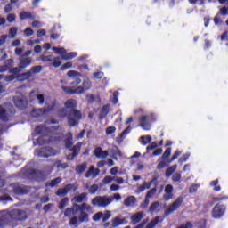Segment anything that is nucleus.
Returning a JSON list of instances; mask_svg holds the SVG:
<instances>
[{
  "label": "nucleus",
  "mask_w": 228,
  "mask_h": 228,
  "mask_svg": "<svg viewBox=\"0 0 228 228\" xmlns=\"http://www.w3.org/2000/svg\"><path fill=\"white\" fill-rule=\"evenodd\" d=\"M77 108V101L75 99L67 100L64 102V108L61 109L58 111V117L61 118H64V117L68 118V124L74 127L79 124V120L83 118V113H81Z\"/></svg>",
  "instance_id": "1"
},
{
  "label": "nucleus",
  "mask_w": 228,
  "mask_h": 228,
  "mask_svg": "<svg viewBox=\"0 0 228 228\" xmlns=\"http://www.w3.org/2000/svg\"><path fill=\"white\" fill-rule=\"evenodd\" d=\"M60 130H61V128H56L53 126H50L48 127L44 126H37L34 131V134H45V133H54V135L51 137L49 135H42L37 140H34V144L44 145V143H49V142L60 141L61 139V134H60Z\"/></svg>",
  "instance_id": "2"
},
{
  "label": "nucleus",
  "mask_w": 228,
  "mask_h": 228,
  "mask_svg": "<svg viewBox=\"0 0 228 228\" xmlns=\"http://www.w3.org/2000/svg\"><path fill=\"white\" fill-rule=\"evenodd\" d=\"M75 206L79 211V216L78 218L77 216L72 217L69 221V224L78 227V225H81V224L90 220L88 213H94V209L92 208V206L87 203H82L81 205Z\"/></svg>",
  "instance_id": "3"
},
{
  "label": "nucleus",
  "mask_w": 228,
  "mask_h": 228,
  "mask_svg": "<svg viewBox=\"0 0 228 228\" xmlns=\"http://www.w3.org/2000/svg\"><path fill=\"white\" fill-rule=\"evenodd\" d=\"M134 113L141 115L139 117V126L143 129V131H151V122H152V115L147 114L143 109H137Z\"/></svg>",
  "instance_id": "4"
},
{
  "label": "nucleus",
  "mask_w": 228,
  "mask_h": 228,
  "mask_svg": "<svg viewBox=\"0 0 228 228\" xmlns=\"http://www.w3.org/2000/svg\"><path fill=\"white\" fill-rule=\"evenodd\" d=\"M112 202L113 198L110 196H96L92 200L91 204L96 208H108Z\"/></svg>",
  "instance_id": "5"
},
{
  "label": "nucleus",
  "mask_w": 228,
  "mask_h": 228,
  "mask_svg": "<svg viewBox=\"0 0 228 228\" xmlns=\"http://www.w3.org/2000/svg\"><path fill=\"white\" fill-rule=\"evenodd\" d=\"M56 108V102H52L47 108L45 109H34L31 112L32 117H42V115H45L46 113H49V111H53Z\"/></svg>",
  "instance_id": "6"
},
{
  "label": "nucleus",
  "mask_w": 228,
  "mask_h": 228,
  "mask_svg": "<svg viewBox=\"0 0 228 228\" xmlns=\"http://www.w3.org/2000/svg\"><path fill=\"white\" fill-rule=\"evenodd\" d=\"M57 153L58 151L49 147L36 150L34 152L35 156H38L39 158H49V156H56Z\"/></svg>",
  "instance_id": "7"
},
{
  "label": "nucleus",
  "mask_w": 228,
  "mask_h": 228,
  "mask_svg": "<svg viewBox=\"0 0 228 228\" xmlns=\"http://www.w3.org/2000/svg\"><path fill=\"white\" fill-rule=\"evenodd\" d=\"M183 197H178L175 201H174L172 204L168 205L164 212V215L166 216H168V215H172L174 211H177L179 208H181V204H183Z\"/></svg>",
  "instance_id": "8"
},
{
  "label": "nucleus",
  "mask_w": 228,
  "mask_h": 228,
  "mask_svg": "<svg viewBox=\"0 0 228 228\" xmlns=\"http://www.w3.org/2000/svg\"><path fill=\"white\" fill-rule=\"evenodd\" d=\"M225 205L220 203L216 204L212 211L213 218H221V216H224L225 214Z\"/></svg>",
  "instance_id": "9"
},
{
  "label": "nucleus",
  "mask_w": 228,
  "mask_h": 228,
  "mask_svg": "<svg viewBox=\"0 0 228 228\" xmlns=\"http://www.w3.org/2000/svg\"><path fill=\"white\" fill-rule=\"evenodd\" d=\"M92 88V82L90 79H84L82 82V86L76 87V92L78 94H85V92L90 90Z\"/></svg>",
  "instance_id": "10"
},
{
  "label": "nucleus",
  "mask_w": 228,
  "mask_h": 228,
  "mask_svg": "<svg viewBox=\"0 0 228 228\" xmlns=\"http://www.w3.org/2000/svg\"><path fill=\"white\" fill-rule=\"evenodd\" d=\"M110 152L111 154V151H102V148L97 147L94 150V156L100 159H106L110 156Z\"/></svg>",
  "instance_id": "11"
},
{
  "label": "nucleus",
  "mask_w": 228,
  "mask_h": 228,
  "mask_svg": "<svg viewBox=\"0 0 228 228\" xmlns=\"http://www.w3.org/2000/svg\"><path fill=\"white\" fill-rule=\"evenodd\" d=\"M19 60V67L21 69H28L33 63V58L31 57H20Z\"/></svg>",
  "instance_id": "12"
},
{
  "label": "nucleus",
  "mask_w": 228,
  "mask_h": 228,
  "mask_svg": "<svg viewBox=\"0 0 228 228\" xmlns=\"http://www.w3.org/2000/svg\"><path fill=\"white\" fill-rule=\"evenodd\" d=\"M13 101L15 107L19 108L20 110H24V108L28 106V100L24 98H19L17 96H14Z\"/></svg>",
  "instance_id": "13"
},
{
  "label": "nucleus",
  "mask_w": 228,
  "mask_h": 228,
  "mask_svg": "<svg viewBox=\"0 0 228 228\" xmlns=\"http://www.w3.org/2000/svg\"><path fill=\"white\" fill-rule=\"evenodd\" d=\"M111 222H112V227L117 228V227H119V225H126L127 224V218L116 216L111 220Z\"/></svg>",
  "instance_id": "14"
},
{
  "label": "nucleus",
  "mask_w": 228,
  "mask_h": 228,
  "mask_svg": "<svg viewBox=\"0 0 228 228\" xmlns=\"http://www.w3.org/2000/svg\"><path fill=\"white\" fill-rule=\"evenodd\" d=\"M101 174V170L99 168H95V167L91 166L89 170L85 174V177L88 179V177H92L93 179H95L97 175Z\"/></svg>",
  "instance_id": "15"
},
{
  "label": "nucleus",
  "mask_w": 228,
  "mask_h": 228,
  "mask_svg": "<svg viewBox=\"0 0 228 228\" xmlns=\"http://www.w3.org/2000/svg\"><path fill=\"white\" fill-rule=\"evenodd\" d=\"M136 197L134 196H128L127 198H126L124 200V206H126V208H133L136 205Z\"/></svg>",
  "instance_id": "16"
},
{
  "label": "nucleus",
  "mask_w": 228,
  "mask_h": 228,
  "mask_svg": "<svg viewBox=\"0 0 228 228\" xmlns=\"http://www.w3.org/2000/svg\"><path fill=\"white\" fill-rule=\"evenodd\" d=\"M13 215V218L14 220H26V218L28 217V216H26V212L22 211V210H13L12 212Z\"/></svg>",
  "instance_id": "17"
},
{
  "label": "nucleus",
  "mask_w": 228,
  "mask_h": 228,
  "mask_svg": "<svg viewBox=\"0 0 228 228\" xmlns=\"http://www.w3.org/2000/svg\"><path fill=\"white\" fill-rule=\"evenodd\" d=\"M76 206H78L77 204H75L73 208H67L64 211V216H67L68 218H70L73 215H77V208Z\"/></svg>",
  "instance_id": "18"
},
{
  "label": "nucleus",
  "mask_w": 228,
  "mask_h": 228,
  "mask_svg": "<svg viewBox=\"0 0 228 228\" xmlns=\"http://www.w3.org/2000/svg\"><path fill=\"white\" fill-rule=\"evenodd\" d=\"M72 189H74L73 184H67L64 188L59 189L56 192V195L59 197H63V195H67Z\"/></svg>",
  "instance_id": "19"
},
{
  "label": "nucleus",
  "mask_w": 228,
  "mask_h": 228,
  "mask_svg": "<svg viewBox=\"0 0 228 228\" xmlns=\"http://www.w3.org/2000/svg\"><path fill=\"white\" fill-rule=\"evenodd\" d=\"M143 212H137L135 214H134L131 216V222L133 224V225H136V224H139V222L142 221V218H143Z\"/></svg>",
  "instance_id": "20"
},
{
  "label": "nucleus",
  "mask_w": 228,
  "mask_h": 228,
  "mask_svg": "<svg viewBox=\"0 0 228 228\" xmlns=\"http://www.w3.org/2000/svg\"><path fill=\"white\" fill-rule=\"evenodd\" d=\"M88 199V193L83 192L81 194H77L73 198V200L75 202H77L78 204H81V202H85Z\"/></svg>",
  "instance_id": "21"
},
{
  "label": "nucleus",
  "mask_w": 228,
  "mask_h": 228,
  "mask_svg": "<svg viewBox=\"0 0 228 228\" xmlns=\"http://www.w3.org/2000/svg\"><path fill=\"white\" fill-rule=\"evenodd\" d=\"M109 113H110V105H104L100 110V116H99L100 120H102V118H106Z\"/></svg>",
  "instance_id": "22"
},
{
  "label": "nucleus",
  "mask_w": 228,
  "mask_h": 228,
  "mask_svg": "<svg viewBox=\"0 0 228 228\" xmlns=\"http://www.w3.org/2000/svg\"><path fill=\"white\" fill-rule=\"evenodd\" d=\"M42 72V66H33L28 70L30 77H33L36 74H40Z\"/></svg>",
  "instance_id": "23"
},
{
  "label": "nucleus",
  "mask_w": 228,
  "mask_h": 228,
  "mask_svg": "<svg viewBox=\"0 0 228 228\" xmlns=\"http://www.w3.org/2000/svg\"><path fill=\"white\" fill-rule=\"evenodd\" d=\"M159 222H163V218L160 216H156L153 220H151L145 228H154Z\"/></svg>",
  "instance_id": "24"
},
{
  "label": "nucleus",
  "mask_w": 228,
  "mask_h": 228,
  "mask_svg": "<svg viewBox=\"0 0 228 228\" xmlns=\"http://www.w3.org/2000/svg\"><path fill=\"white\" fill-rule=\"evenodd\" d=\"M31 77V75L29 74V71L19 74L16 76V79L18 81H26Z\"/></svg>",
  "instance_id": "25"
},
{
  "label": "nucleus",
  "mask_w": 228,
  "mask_h": 228,
  "mask_svg": "<svg viewBox=\"0 0 228 228\" xmlns=\"http://www.w3.org/2000/svg\"><path fill=\"white\" fill-rule=\"evenodd\" d=\"M62 179L61 177H57L53 180H51L45 183V186H50L51 188H54V186H58L60 183H61Z\"/></svg>",
  "instance_id": "26"
},
{
  "label": "nucleus",
  "mask_w": 228,
  "mask_h": 228,
  "mask_svg": "<svg viewBox=\"0 0 228 228\" xmlns=\"http://www.w3.org/2000/svg\"><path fill=\"white\" fill-rule=\"evenodd\" d=\"M139 142L142 145H147V143H151L152 142V137L151 135H142L140 137Z\"/></svg>",
  "instance_id": "27"
},
{
  "label": "nucleus",
  "mask_w": 228,
  "mask_h": 228,
  "mask_svg": "<svg viewBox=\"0 0 228 228\" xmlns=\"http://www.w3.org/2000/svg\"><path fill=\"white\" fill-rule=\"evenodd\" d=\"M67 76L68 77H70V79H74L76 77H82L83 75L76 70H69L68 71Z\"/></svg>",
  "instance_id": "28"
},
{
  "label": "nucleus",
  "mask_w": 228,
  "mask_h": 228,
  "mask_svg": "<svg viewBox=\"0 0 228 228\" xmlns=\"http://www.w3.org/2000/svg\"><path fill=\"white\" fill-rule=\"evenodd\" d=\"M0 118L6 122L8 120V111L0 105Z\"/></svg>",
  "instance_id": "29"
},
{
  "label": "nucleus",
  "mask_w": 228,
  "mask_h": 228,
  "mask_svg": "<svg viewBox=\"0 0 228 228\" xmlns=\"http://www.w3.org/2000/svg\"><path fill=\"white\" fill-rule=\"evenodd\" d=\"M142 184H143L145 190H149V188H151V186H152V184L154 185V187H158V180L152 179L149 183L143 182Z\"/></svg>",
  "instance_id": "30"
},
{
  "label": "nucleus",
  "mask_w": 228,
  "mask_h": 228,
  "mask_svg": "<svg viewBox=\"0 0 228 228\" xmlns=\"http://www.w3.org/2000/svg\"><path fill=\"white\" fill-rule=\"evenodd\" d=\"M66 136H67V139L65 140L66 148L70 149V147H72V133H68Z\"/></svg>",
  "instance_id": "31"
},
{
  "label": "nucleus",
  "mask_w": 228,
  "mask_h": 228,
  "mask_svg": "<svg viewBox=\"0 0 228 228\" xmlns=\"http://www.w3.org/2000/svg\"><path fill=\"white\" fill-rule=\"evenodd\" d=\"M156 191H158V187H153L147 191L145 199H148V200H150L154 195H156Z\"/></svg>",
  "instance_id": "32"
},
{
  "label": "nucleus",
  "mask_w": 228,
  "mask_h": 228,
  "mask_svg": "<svg viewBox=\"0 0 228 228\" xmlns=\"http://www.w3.org/2000/svg\"><path fill=\"white\" fill-rule=\"evenodd\" d=\"M86 167H88V164L86 162H84L77 166V167L76 168V172H77V174H83V172L86 170Z\"/></svg>",
  "instance_id": "33"
},
{
  "label": "nucleus",
  "mask_w": 228,
  "mask_h": 228,
  "mask_svg": "<svg viewBox=\"0 0 228 228\" xmlns=\"http://www.w3.org/2000/svg\"><path fill=\"white\" fill-rule=\"evenodd\" d=\"M76 56H77V53L70 52L69 53L63 54L61 58L62 60H72L73 58H76Z\"/></svg>",
  "instance_id": "34"
},
{
  "label": "nucleus",
  "mask_w": 228,
  "mask_h": 228,
  "mask_svg": "<svg viewBox=\"0 0 228 228\" xmlns=\"http://www.w3.org/2000/svg\"><path fill=\"white\" fill-rule=\"evenodd\" d=\"M53 55H40L39 60L44 63H49L53 61Z\"/></svg>",
  "instance_id": "35"
},
{
  "label": "nucleus",
  "mask_w": 228,
  "mask_h": 228,
  "mask_svg": "<svg viewBox=\"0 0 228 228\" xmlns=\"http://www.w3.org/2000/svg\"><path fill=\"white\" fill-rule=\"evenodd\" d=\"M61 89L65 94H68V95H73V94H78L76 92V88L72 89V87H68V86H62Z\"/></svg>",
  "instance_id": "36"
},
{
  "label": "nucleus",
  "mask_w": 228,
  "mask_h": 228,
  "mask_svg": "<svg viewBox=\"0 0 228 228\" xmlns=\"http://www.w3.org/2000/svg\"><path fill=\"white\" fill-rule=\"evenodd\" d=\"M177 170V165H173L166 170V177H170L172 173Z\"/></svg>",
  "instance_id": "37"
},
{
  "label": "nucleus",
  "mask_w": 228,
  "mask_h": 228,
  "mask_svg": "<svg viewBox=\"0 0 228 228\" xmlns=\"http://www.w3.org/2000/svg\"><path fill=\"white\" fill-rule=\"evenodd\" d=\"M67 206H69V200L68 198H63L59 203V209H65Z\"/></svg>",
  "instance_id": "38"
},
{
  "label": "nucleus",
  "mask_w": 228,
  "mask_h": 228,
  "mask_svg": "<svg viewBox=\"0 0 228 228\" xmlns=\"http://www.w3.org/2000/svg\"><path fill=\"white\" fill-rule=\"evenodd\" d=\"M52 62L53 67L58 68L60 65H61V59L60 57L53 56Z\"/></svg>",
  "instance_id": "39"
},
{
  "label": "nucleus",
  "mask_w": 228,
  "mask_h": 228,
  "mask_svg": "<svg viewBox=\"0 0 228 228\" xmlns=\"http://www.w3.org/2000/svg\"><path fill=\"white\" fill-rule=\"evenodd\" d=\"M52 50H53L54 53H56V54H61V56H63V54L67 53V50H65V48L61 47H53Z\"/></svg>",
  "instance_id": "40"
},
{
  "label": "nucleus",
  "mask_w": 228,
  "mask_h": 228,
  "mask_svg": "<svg viewBox=\"0 0 228 228\" xmlns=\"http://www.w3.org/2000/svg\"><path fill=\"white\" fill-rule=\"evenodd\" d=\"M210 186H212L214 188L215 191H220V190H222V187H220V185H218V179L212 181L210 183Z\"/></svg>",
  "instance_id": "41"
},
{
  "label": "nucleus",
  "mask_w": 228,
  "mask_h": 228,
  "mask_svg": "<svg viewBox=\"0 0 228 228\" xmlns=\"http://www.w3.org/2000/svg\"><path fill=\"white\" fill-rule=\"evenodd\" d=\"M83 146V142H78L73 147V153L74 156H77L79 154V151H81V147Z\"/></svg>",
  "instance_id": "42"
},
{
  "label": "nucleus",
  "mask_w": 228,
  "mask_h": 228,
  "mask_svg": "<svg viewBox=\"0 0 228 228\" xmlns=\"http://www.w3.org/2000/svg\"><path fill=\"white\" fill-rule=\"evenodd\" d=\"M31 12H26V11H24V12H21L20 13V19L21 20H26V19H31Z\"/></svg>",
  "instance_id": "43"
},
{
  "label": "nucleus",
  "mask_w": 228,
  "mask_h": 228,
  "mask_svg": "<svg viewBox=\"0 0 228 228\" xmlns=\"http://www.w3.org/2000/svg\"><path fill=\"white\" fill-rule=\"evenodd\" d=\"M102 222H107V220H110L111 218V211L107 210L104 213H102Z\"/></svg>",
  "instance_id": "44"
},
{
  "label": "nucleus",
  "mask_w": 228,
  "mask_h": 228,
  "mask_svg": "<svg viewBox=\"0 0 228 228\" xmlns=\"http://www.w3.org/2000/svg\"><path fill=\"white\" fill-rule=\"evenodd\" d=\"M81 77H76L75 78L71 79V86H77V85H81Z\"/></svg>",
  "instance_id": "45"
},
{
  "label": "nucleus",
  "mask_w": 228,
  "mask_h": 228,
  "mask_svg": "<svg viewBox=\"0 0 228 228\" xmlns=\"http://www.w3.org/2000/svg\"><path fill=\"white\" fill-rule=\"evenodd\" d=\"M158 208H159V202L156 201L152 203L150 207L151 213H156V211H158Z\"/></svg>",
  "instance_id": "46"
},
{
  "label": "nucleus",
  "mask_w": 228,
  "mask_h": 228,
  "mask_svg": "<svg viewBox=\"0 0 228 228\" xmlns=\"http://www.w3.org/2000/svg\"><path fill=\"white\" fill-rule=\"evenodd\" d=\"M98 190H99V185L93 184L89 187V193H91V195H95Z\"/></svg>",
  "instance_id": "47"
},
{
  "label": "nucleus",
  "mask_w": 228,
  "mask_h": 228,
  "mask_svg": "<svg viewBox=\"0 0 228 228\" xmlns=\"http://www.w3.org/2000/svg\"><path fill=\"white\" fill-rule=\"evenodd\" d=\"M113 181H115L116 184H118V186H120V184H124L125 180L124 178L120 177V176H113Z\"/></svg>",
  "instance_id": "48"
},
{
  "label": "nucleus",
  "mask_w": 228,
  "mask_h": 228,
  "mask_svg": "<svg viewBox=\"0 0 228 228\" xmlns=\"http://www.w3.org/2000/svg\"><path fill=\"white\" fill-rule=\"evenodd\" d=\"M17 31H18L17 28H15V27L11 28L9 30L10 37L11 38L15 37L17 36Z\"/></svg>",
  "instance_id": "49"
},
{
  "label": "nucleus",
  "mask_w": 228,
  "mask_h": 228,
  "mask_svg": "<svg viewBox=\"0 0 228 228\" xmlns=\"http://www.w3.org/2000/svg\"><path fill=\"white\" fill-rule=\"evenodd\" d=\"M112 181H114L113 176L107 175L103 178L102 183L103 184H110Z\"/></svg>",
  "instance_id": "50"
},
{
  "label": "nucleus",
  "mask_w": 228,
  "mask_h": 228,
  "mask_svg": "<svg viewBox=\"0 0 228 228\" xmlns=\"http://www.w3.org/2000/svg\"><path fill=\"white\" fill-rule=\"evenodd\" d=\"M172 181L174 183H179L181 181V173H175L172 176Z\"/></svg>",
  "instance_id": "51"
},
{
  "label": "nucleus",
  "mask_w": 228,
  "mask_h": 228,
  "mask_svg": "<svg viewBox=\"0 0 228 228\" xmlns=\"http://www.w3.org/2000/svg\"><path fill=\"white\" fill-rule=\"evenodd\" d=\"M164 191L165 193L174 194V186L172 184L166 185Z\"/></svg>",
  "instance_id": "52"
},
{
  "label": "nucleus",
  "mask_w": 228,
  "mask_h": 228,
  "mask_svg": "<svg viewBox=\"0 0 228 228\" xmlns=\"http://www.w3.org/2000/svg\"><path fill=\"white\" fill-rule=\"evenodd\" d=\"M188 158H190V154H189V153L183 154V155L178 159V163H186V161H188Z\"/></svg>",
  "instance_id": "53"
},
{
  "label": "nucleus",
  "mask_w": 228,
  "mask_h": 228,
  "mask_svg": "<svg viewBox=\"0 0 228 228\" xmlns=\"http://www.w3.org/2000/svg\"><path fill=\"white\" fill-rule=\"evenodd\" d=\"M102 218V212H98L93 216L94 222H99Z\"/></svg>",
  "instance_id": "54"
},
{
  "label": "nucleus",
  "mask_w": 228,
  "mask_h": 228,
  "mask_svg": "<svg viewBox=\"0 0 228 228\" xmlns=\"http://www.w3.org/2000/svg\"><path fill=\"white\" fill-rule=\"evenodd\" d=\"M22 70V68H20V66L12 68L9 70L10 74H19V72H20Z\"/></svg>",
  "instance_id": "55"
},
{
  "label": "nucleus",
  "mask_w": 228,
  "mask_h": 228,
  "mask_svg": "<svg viewBox=\"0 0 228 228\" xmlns=\"http://www.w3.org/2000/svg\"><path fill=\"white\" fill-rule=\"evenodd\" d=\"M129 133H131V126H127L122 133L120 135V138H125L127 136V134H129Z\"/></svg>",
  "instance_id": "56"
},
{
  "label": "nucleus",
  "mask_w": 228,
  "mask_h": 228,
  "mask_svg": "<svg viewBox=\"0 0 228 228\" xmlns=\"http://www.w3.org/2000/svg\"><path fill=\"white\" fill-rule=\"evenodd\" d=\"M163 199L166 201L172 200V199H174V194H171L170 192H165L163 195Z\"/></svg>",
  "instance_id": "57"
},
{
  "label": "nucleus",
  "mask_w": 228,
  "mask_h": 228,
  "mask_svg": "<svg viewBox=\"0 0 228 228\" xmlns=\"http://www.w3.org/2000/svg\"><path fill=\"white\" fill-rule=\"evenodd\" d=\"M53 167H56V168H67V164L57 161L53 164Z\"/></svg>",
  "instance_id": "58"
},
{
  "label": "nucleus",
  "mask_w": 228,
  "mask_h": 228,
  "mask_svg": "<svg viewBox=\"0 0 228 228\" xmlns=\"http://www.w3.org/2000/svg\"><path fill=\"white\" fill-rule=\"evenodd\" d=\"M4 66L7 67V69H12V67H13V59H8L7 61H5Z\"/></svg>",
  "instance_id": "59"
},
{
  "label": "nucleus",
  "mask_w": 228,
  "mask_h": 228,
  "mask_svg": "<svg viewBox=\"0 0 228 228\" xmlns=\"http://www.w3.org/2000/svg\"><path fill=\"white\" fill-rule=\"evenodd\" d=\"M112 102H113V104H118V91L113 93Z\"/></svg>",
  "instance_id": "60"
},
{
  "label": "nucleus",
  "mask_w": 228,
  "mask_h": 228,
  "mask_svg": "<svg viewBox=\"0 0 228 228\" xmlns=\"http://www.w3.org/2000/svg\"><path fill=\"white\" fill-rule=\"evenodd\" d=\"M224 21L222 20V19L218 16V15H216L215 18H214V23H215V25L216 26H222V23H223Z\"/></svg>",
  "instance_id": "61"
},
{
  "label": "nucleus",
  "mask_w": 228,
  "mask_h": 228,
  "mask_svg": "<svg viewBox=\"0 0 228 228\" xmlns=\"http://www.w3.org/2000/svg\"><path fill=\"white\" fill-rule=\"evenodd\" d=\"M86 101L89 102V104H92L95 102V96L94 94H87Z\"/></svg>",
  "instance_id": "62"
},
{
  "label": "nucleus",
  "mask_w": 228,
  "mask_h": 228,
  "mask_svg": "<svg viewBox=\"0 0 228 228\" xmlns=\"http://www.w3.org/2000/svg\"><path fill=\"white\" fill-rule=\"evenodd\" d=\"M117 131V128L115 126H109L106 129V134H113Z\"/></svg>",
  "instance_id": "63"
},
{
  "label": "nucleus",
  "mask_w": 228,
  "mask_h": 228,
  "mask_svg": "<svg viewBox=\"0 0 228 228\" xmlns=\"http://www.w3.org/2000/svg\"><path fill=\"white\" fill-rule=\"evenodd\" d=\"M37 100L38 104H44V101H45L44 94H37Z\"/></svg>",
  "instance_id": "64"
}]
</instances>
